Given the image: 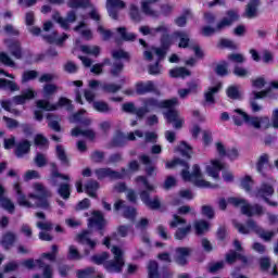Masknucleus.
Masks as SVG:
<instances>
[{
	"label": "nucleus",
	"instance_id": "58",
	"mask_svg": "<svg viewBox=\"0 0 278 278\" xmlns=\"http://www.w3.org/2000/svg\"><path fill=\"white\" fill-rule=\"evenodd\" d=\"M201 214L205 218H208V220H212L216 216V212H214V207L207 204L201 206Z\"/></svg>",
	"mask_w": 278,
	"mask_h": 278
},
{
	"label": "nucleus",
	"instance_id": "26",
	"mask_svg": "<svg viewBox=\"0 0 278 278\" xmlns=\"http://www.w3.org/2000/svg\"><path fill=\"white\" fill-rule=\"evenodd\" d=\"M223 90V83H217L213 87H208L207 91L204 92V99L206 103H216V98H214V94H218Z\"/></svg>",
	"mask_w": 278,
	"mask_h": 278
},
{
	"label": "nucleus",
	"instance_id": "59",
	"mask_svg": "<svg viewBox=\"0 0 278 278\" xmlns=\"http://www.w3.org/2000/svg\"><path fill=\"white\" fill-rule=\"evenodd\" d=\"M225 268V261H218L215 263H210L207 271L211 273V275H216L218 270H223Z\"/></svg>",
	"mask_w": 278,
	"mask_h": 278
},
{
	"label": "nucleus",
	"instance_id": "15",
	"mask_svg": "<svg viewBox=\"0 0 278 278\" xmlns=\"http://www.w3.org/2000/svg\"><path fill=\"white\" fill-rule=\"evenodd\" d=\"M126 5L123 0H106L109 16H111L113 21H118V10H124Z\"/></svg>",
	"mask_w": 278,
	"mask_h": 278
},
{
	"label": "nucleus",
	"instance_id": "31",
	"mask_svg": "<svg viewBox=\"0 0 278 278\" xmlns=\"http://www.w3.org/2000/svg\"><path fill=\"white\" fill-rule=\"evenodd\" d=\"M71 135L74 138H79V136H84V138H88L89 140H94V138H97V134L94 132V130H92V129L83 130L79 127L73 128L71 130Z\"/></svg>",
	"mask_w": 278,
	"mask_h": 278
},
{
	"label": "nucleus",
	"instance_id": "17",
	"mask_svg": "<svg viewBox=\"0 0 278 278\" xmlns=\"http://www.w3.org/2000/svg\"><path fill=\"white\" fill-rule=\"evenodd\" d=\"M10 55L15 60H23V46L21 41L11 39L5 41Z\"/></svg>",
	"mask_w": 278,
	"mask_h": 278
},
{
	"label": "nucleus",
	"instance_id": "28",
	"mask_svg": "<svg viewBox=\"0 0 278 278\" xmlns=\"http://www.w3.org/2000/svg\"><path fill=\"white\" fill-rule=\"evenodd\" d=\"M160 0H144L141 2V11L146 14V16H151L152 18H159L160 12L151 9L152 3H157Z\"/></svg>",
	"mask_w": 278,
	"mask_h": 278
},
{
	"label": "nucleus",
	"instance_id": "6",
	"mask_svg": "<svg viewBox=\"0 0 278 278\" xmlns=\"http://www.w3.org/2000/svg\"><path fill=\"white\" fill-rule=\"evenodd\" d=\"M21 264L24 268H27V270H34L36 266L39 269H42V276H40V274H35L33 278H53V267H51L49 264H46L41 258H26L22 261Z\"/></svg>",
	"mask_w": 278,
	"mask_h": 278
},
{
	"label": "nucleus",
	"instance_id": "22",
	"mask_svg": "<svg viewBox=\"0 0 278 278\" xmlns=\"http://www.w3.org/2000/svg\"><path fill=\"white\" fill-rule=\"evenodd\" d=\"M31 99H36V91L33 89H27L26 91H23L22 94L13 97L15 105H25V103L31 101Z\"/></svg>",
	"mask_w": 278,
	"mask_h": 278
},
{
	"label": "nucleus",
	"instance_id": "54",
	"mask_svg": "<svg viewBox=\"0 0 278 278\" xmlns=\"http://www.w3.org/2000/svg\"><path fill=\"white\" fill-rule=\"evenodd\" d=\"M268 164H269L268 154H266V153L262 154L256 162L257 173H261V175H263L264 168H266V166H268Z\"/></svg>",
	"mask_w": 278,
	"mask_h": 278
},
{
	"label": "nucleus",
	"instance_id": "18",
	"mask_svg": "<svg viewBox=\"0 0 278 278\" xmlns=\"http://www.w3.org/2000/svg\"><path fill=\"white\" fill-rule=\"evenodd\" d=\"M135 90L137 94L142 96V94H149L151 92H155L157 88H155V83H153V80H148L146 83L144 81L136 83Z\"/></svg>",
	"mask_w": 278,
	"mask_h": 278
},
{
	"label": "nucleus",
	"instance_id": "30",
	"mask_svg": "<svg viewBox=\"0 0 278 278\" xmlns=\"http://www.w3.org/2000/svg\"><path fill=\"white\" fill-rule=\"evenodd\" d=\"M139 162H141L143 166H146L144 172L148 177L153 176V173H155V166H153V161L151 160V156L147 154H141L139 155Z\"/></svg>",
	"mask_w": 278,
	"mask_h": 278
},
{
	"label": "nucleus",
	"instance_id": "4",
	"mask_svg": "<svg viewBox=\"0 0 278 278\" xmlns=\"http://www.w3.org/2000/svg\"><path fill=\"white\" fill-rule=\"evenodd\" d=\"M34 190L37 193H29L28 199H33L36 206L40 207V210H50L49 198H51V191L40 182L34 185Z\"/></svg>",
	"mask_w": 278,
	"mask_h": 278
},
{
	"label": "nucleus",
	"instance_id": "23",
	"mask_svg": "<svg viewBox=\"0 0 278 278\" xmlns=\"http://www.w3.org/2000/svg\"><path fill=\"white\" fill-rule=\"evenodd\" d=\"M274 194L275 188L268 182L262 184L261 187L256 190V197L262 199L263 201H266L268 197H273Z\"/></svg>",
	"mask_w": 278,
	"mask_h": 278
},
{
	"label": "nucleus",
	"instance_id": "29",
	"mask_svg": "<svg viewBox=\"0 0 278 278\" xmlns=\"http://www.w3.org/2000/svg\"><path fill=\"white\" fill-rule=\"evenodd\" d=\"M213 71L217 77H228L229 75V62L226 60L219 61L214 67Z\"/></svg>",
	"mask_w": 278,
	"mask_h": 278
},
{
	"label": "nucleus",
	"instance_id": "1",
	"mask_svg": "<svg viewBox=\"0 0 278 278\" xmlns=\"http://www.w3.org/2000/svg\"><path fill=\"white\" fill-rule=\"evenodd\" d=\"M143 105L148 112H155V110H167L164 112V118L167 123L174 124L175 129H181L184 127V118L179 117V111L175 108L179 105V100L177 98H172L167 100H157L156 98H148L143 101Z\"/></svg>",
	"mask_w": 278,
	"mask_h": 278
},
{
	"label": "nucleus",
	"instance_id": "36",
	"mask_svg": "<svg viewBox=\"0 0 278 278\" xmlns=\"http://www.w3.org/2000/svg\"><path fill=\"white\" fill-rule=\"evenodd\" d=\"M29 151H31V143L29 140H24L16 146L15 155L16 157H23V155L27 154Z\"/></svg>",
	"mask_w": 278,
	"mask_h": 278
},
{
	"label": "nucleus",
	"instance_id": "25",
	"mask_svg": "<svg viewBox=\"0 0 278 278\" xmlns=\"http://www.w3.org/2000/svg\"><path fill=\"white\" fill-rule=\"evenodd\" d=\"M173 36L176 40H179V49H188L190 47V35L184 30H176L173 33Z\"/></svg>",
	"mask_w": 278,
	"mask_h": 278
},
{
	"label": "nucleus",
	"instance_id": "13",
	"mask_svg": "<svg viewBox=\"0 0 278 278\" xmlns=\"http://www.w3.org/2000/svg\"><path fill=\"white\" fill-rule=\"evenodd\" d=\"M247 225H248V227L251 228V231H254V233L260 236L262 238V240H264L265 242H270L273 240V238H275V231L264 230V228L260 227L257 225V222L254 219H248Z\"/></svg>",
	"mask_w": 278,
	"mask_h": 278
},
{
	"label": "nucleus",
	"instance_id": "21",
	"mask_svg": "<svg viewBox=\"0 0 278 278\" xmlns=\"http://www.w3.org/2000/svg\"><path fill=\"white\" fill-rule=\"evenodd\" d=\"M88 236H90V231L83 230L77 235L76 240L79 244L87 245L91 251H94V249H97V241L90 239Z\"/></svg>",
	"mask_w": 278,
	"mask_h": 278
},
{
	"label": "nucleus",
	"instance_id": "41",
	"mask_svg": "<svg viewBox=\"0 0 278 278\" xmlns=\"http://www.w3.org/2000/svg\"><path fill=\"white\" fill-rule=\"evenodd\" d=\"M260 0H250L245 9L248 18H254V16H257V8H260Z\"/></svg>",
	"mask_w": 278,
	"mask_h": 278
},
{
	"label": "nucleus",
	"instance_id": "48",
	"mask_svg": "<svg viewBox=\"0 0 278 278\" xmlns=\"http://www.w3.org/2000/svg\"><path fill=\"white\" fill-rule=\"evenodd\" d=\"M131 231V225H119L116 231L112 233V238H127Z\"/></svg>",
	"mask_w": 278,
	"mask_h": 278
},
{
	"label": "nucleus",
	"instance_id": "44",
	"mask_svg": "<svg viewBox=\"0 0 278 278\" xmlns=\"http://www.w3.org/2000/svg\"><path fill=\"white\" fill-rule=\"evenodd\" d=\"M91 3L90 0H68L67 1V8H72V10H77L81 8L83 10H86L90 8Z\"/></svg>",
	"mask_w": 278,
	"mask_h": 278
},
{
	"label": "nucleus",
	"instance_id": "43",
	"mask_svg": "<svg viewBox=\"0 0 278 278\" xmlns=\"http://www.w3.org/2000/svg\"><path fill=\"white\" fill-rule=\"evenodd\" d=\"M193 227L197 236H203V233L210 231V223L205 219L194 222Z\"/></svg>",
	"mask_w": 278,
	"mask_h": 278
},
{
	"label": "nucleus",
	"instance_id": "42",
	"mask_svg": "<svg viewBox=\"0 0 278 278\" xmlns=\"http://www.w3.org/2000/svg\"><path fill=\"white\" fill-rule=\"evenodd\" d=\"M108 260H110V253L109 252H102L100 254H94L90 257V262L92 264H96L97 266L108 264V262H109Z\"/></svg>",
	"mask_w": 278,
	"mask_h": 278
},
{
	"label": "nucleus",
	"instance_id": "38",
	"mask_svg": "<svg viewBox=\"0 0 278 278\" xmlns=\"http://www.w3.org/2000/svg\"><path fill=\"white\" fill-rule=\"evenodd\" d=\"M46 118L48 121V127L50 129H52V131H56L58 134H60V131H62V126L60 125V122L54 119V118H58V115H55L53 113H48L46 115Z\"/></svg>",
	"mask_w": 278,
	"mask_h": 278
},
{
	"label": "nucleus",
	"instance_id": "8",
	"mask_svg": "<svg viewBox=\"0 0 278 278\" xmlns=\"http://www.w3.org/2000/svg\"><path fill=\"white\" fill-rule=\"evenodd\" d=\"M232 121L237 127H242L244 124L249 127H254V129H262V119L257 116H251L242 109H236L235 115H232Z\"/></svg>",
	"mask_w": 278,
	"mask_h": 278
},
{
	"label": "nucleus",
	"instance_id": "57",
	"mask_svg": "<svg viewBox=\"0 0 278 278\" xmlns=\"http://www.w3.org/2000/svg\"><path fill=\"white\" fill-rule=\"evenodd\" d=\"M90 160L93 162V164H102L103 160H105V152L96 150L91 152Z\"/></svg>",
	"mask_w": 278,
	"mask_h": 278
},
{
	"label": "nucleus",
	"instance_id": "27",
	"mask_svg": "<svg viewBox=\"0 0 278 278\" xmlns=\"http://www.w3.org/2000/svg\"><path fill=\"white\" fill-rule=\"evenodd\" d=\"M51 181H52V186H58V179H62L63 181H71V176L60 173V170L58 169V164L55 163H51Z\"/></svg>",
	"mask_w": 278,
	"mask_h": 278
},
{
	"label": "nucleus",
	"instance_id": "61",
	"mask_svg": "<svg viewBox=\"0 0 278 278\" xmlns=\"http://www.w3.org/2000/svg\"><path fill=\"white\" fill-rule=\"evenodd\" d=\"M160 42H161V48L165 49L166 51H168L170 47H173V39H170L169 34L162 35Z\"/></svg>",
	"mask_w": 278,
	"mask_h": 278
},
{
	"label": "nucleus",
	"instance_id": "2",
	"mask_svg": "<svg viewBox=\"0 0 278 278\" xmlns=\"http://www.w3.org/2000/svg\"><path fill=\"white\" fill-rule=\"evenodd\" d=\"M135 181L136 184H142V186L146 188V190H141L139 192L142 203H144L150 210H160V207H162L160 198L155 195L153 200H151V192H155V186L149 182V178L147 176H137Z\"/></svg>",
	"mask_w": 278,
	"mask_h": 278
},
{
	"label": "nucleus",
	"instance_id": "14",
	"mask_svg": "<svg viewBox=\"0 0 278 278\" xmlns=\"http://www.w3.org/2000/svg\"><path fill=\"white\" fill-rule=\"evenodd\" d=\"M175 262L178 266H188V258L192 255V249L188 247H178L175 250Z\"/></svg>",
	"mask_w": 278,
	"mask_h": 278
},
{
	"label": "nucleus",
	"instance_id": "12",
	"mask_svg": "<svg viewBox=\"0 0 278 278\" xmlns=\"http://www.w3.org/2000/svg\"><path fill=\"white\" fill-rule=\"evenodd\" d=\"M53 79H55V76H53V74H42L39 77V83L40 84H46L43 85L42 88V94L45 97V99H50V97H53V94H55V92H58V85L55 84H51V81H53Z\"/></svg>",
	"mask_w": 278,
	"mask_h": 278
},
{
	"label": "nucleus",
	"instance_id": "3",
	"mask_svg": "<svg viewBox=\"0 0 278 278\" xmlns=\"http://www.w3.org/2000/svg\"><path fill=\"white\" fill-rule=\"evenodd\" d=\"M228 203L235 207H240L241 205V213L249 218H251V216H264V206H262V204L255 203L252 205L242 198H229Z\"/></svg>",
	"mask_w": 278,
	"mask_h": 278
},
{
	"label": "nucleus",
	"instance_id": "39",
	"mask_svg": "<svg viewBox=\"0 0 278 278\" xmlns=\"http://www.w3.org/2000/svg\"><path fill=\"white\" fill-rule=\"evenodd\" d=\"M98 188H99V181L89 180L85 185V192L88 194V197H91V199H98L99 198V195H97Z\"/></svg>",
	"mask_w": 278,
	"mask_h": 278
},
{
	"label": "nucleus",
	"instance_id": "55",
	"mask_svg": "<svg viewBox=\"0 0 278 278\" xmlns=\"http://www.w3.org/2000/svg\"><path fill=\"white\" fill-rule=\"evenodd\" d=\"M240 186L245 192H251L253 190V178L249 175L244 176L241 178Z\"/></svg>",
	"mask_w": 278,
	"mask_h": 278
},
{
	"label": "nucleus",
	"instance_id": "56",
	"mask_svg": "<svg viewBox=\"0 0 278 278\" xmlns=\"http://www.w3.org/2000/svg\"><path fill=\"white\" fill-rule=\"evenodd\" d=\"M216 238L218 242H225L229 238V232L227 231V226L222 225L216 230Z\"/></svg>",
	"mask_w": 278,
	"mask_h": 278
},
{
	"label": "nucleus",
	"instance_id": "53",
	"mask_svg": "<svg viewBox=\"0 0 278 278\" xmlns=\"http://www.w3.org/2000/svg\"><path fill=\"white\" fill-rule=\"evenodd\" d=\"M117 34H119L122 40H124L125 42H134V40H136V34L127 33L126 27H118Z\"/></svg>",
	"mask_w": 278,
	"mask_h": 278
},
{
	"label": "nucleus",
	"instance_id": "33",
	"mask_svg": "<svg viewBox=\"0 0 278 278\" xmlns=\"http://www.w3.org/2000/svg\"><path fill=\"white\" fill-rule=\"evenodd\" d=\"M56 151V157L61 162L65 168L71 167V160L68 159V155H66V151L64 150V147L62 144H58L55 148Z\"/></svg>",
	"mask_w": 278,
	"mask_h": 278
},
{
	"label": "nucleus",
	"instance_id": "10",
	"mask_svg": "<svg viewBox=\"0 0 278 278\" xmlns=\"http://www.w3.org/2000/svg\"><path fill=\"white\" fill-rule=\"evenodd\" d=\"M108 226V220L101 211H93L92 217L88 219V227L90 229H96L99 236H105V227Z\"/></svg>",
	"mask_w": 278,
	"mask_h": 278
},
{
	"label": "nucleus",
	"instance_id": "16",
	"mask_svg": "<svg viewBox=\"0 0 278 278\" xmlns=\"http://www.w3.org/2000/svg\"><path fill=\"white\" fill-rule=\"evenodd\" d=\"M227 17H223L220 22L217 23L216 29H225V27H231L236 21H240V15L235 10H228L226 12Z\"/></svg>",
	"mask_w": 278,
	"mask_h": 278
},
{
	"label": "nucleus",
	"instance_id": "5",
	"mask_svg": "<svg viewBox=\"0 0 278 278\" xmlns=\"http://www.w3.org/2000/svg\"><path fill=\"white\" fill-rule=\"evenodd\" d=\"M111 55L115 62L111 65L110 74L112 77H119L121 73L125 71V63L121 60H124V62H131V55L123 49L113 50Z\"/></svg>",
	"mask_w": 278,
	"mask_h": 278
},
{
	"label": "nucleus",
	"instance_id": "49",
	"mask_svg": "<svg viewBox=\"0 0 278 278\" xmlns=\"http://www.w3.org/2000/svg\"><path fill=\"white\" fill-rule=\"evenodd\" d=\"M217 49H230V51L238 50V45L233 40L227 38H220L217 42Z\"/></svg>",
	"mask_w": 278,
	"mask_h": 278
},
{
	"label": "nucleus",
	"instance_id": "32",
	"mask_svg": "<svg viewBox=\"0 0 278 278\" xmlns=\"http://www.w3.org/2000/svg\"><path fill=\"white\" fill-rule=\"evenodd\" d=\"M176 151L180 153L181 157L185 160H192V146L186 141H180L179 146L176 148Z\"/></svg>",
	"mask_w": 278,
	"mask_h": 278
},
{
	"label": "nucleus",
	"instance_id": "37",
	"mask_svg": "<svg viewBox=\"0 0 278 278\" xmlns=\"http://www.w3.org/2000/svg\"><path fill=\"white\" fill-rule=\"evenodd\" d=\"M169 75L174 79H177L179 77L181 79H186V77H190L192 73L186 67H176L169 71Z\"/></svg>",
	"mask_w": 278,
	"mask_h": 278
},
{
	"label": "nucleus",
	"instance_id": "51",
	"mask_svg": "<svg viewBox=\"0 0 278 278\" xmlns=\"http://www.w3.org/2000/svg\"><path fill=\"white\" fill-rule=\"evenodd\" d=\"M58 194L65 201L71 199V184L63 182L59 185Z\"/></svg>",
	"mask_w": 278,
	"mask_h": 278
},
{
	"label": "nucleus",
	"instance_id": "46",
	"mask_svg": "<svg viewBox=\"0 0 278 278\" xmlns=\"http://www.w3.org/2000/svg\"><path fill=\"white\" fill-rule=\"evenodd\" d=\"M129 16H130V20L134 22V23H141L142 21V12L140 11V8H138V5L136 4H130L129 7Z\"/></svg>",
	"mask_w": 278,
	"mask_h": 278
},
{
	"label": "nucleus",
	"instance_id": "7",
	"mask_svg": "<svg viewBox=\"0 0 278 278\" xmlns=\"http://www.w3.org/2000/svg\"><path fill=\"white\" fill-rule=\"evenodd\" d=\"M180 175L185 181H192L198 188H211L212 186L210 181L201 179L203 175L201 174V166L199 164L192 166V173H190V168L185 167Z\"/></svg>",
	"mask_w": 278,
	"mask_h": 278
},
{
	"label": "nucleus",
	"instance_id": "40",
	"mask_svg": "<svg viewBox=\"0 0 278 278\" xmlns=\"http://www.w3.org/2000/svg\"><path fill=\"white\" fill-rule=\"evenodd\" d=\"M177 166H182L184 168H190V164L188 163V161L179 157H175L174 160L167 161L165 163V168L167 169L177 168Z\"/></svg>",
	"mask_w": 278,
	"mask_h": 278
},
{
	"label": "nucleus",
	"instance_id": "50",
	"mask_svg": "<svg viewBox=\"0 0 278 278\" xmlns=\"http://www.w3.org/2000/svg\"><path fill=\"white\" fill-rule=\"evenodd\" d=\"M93 109L100 114H110L112 112V108L105 101H94Z\"/></svg>",
	"mask_w": 278,
	"mask_h": 278
},
{
	"label": "nucleus",
	"instance_id": "64",
	"mask_svg": "<svg viewBox=\"0 0 278 278\" xmlns=\"http://www.w3.org/2000/svg\"><path fill=\"white\" fill-rule=\"evenodd\" d=\"M94 273H96L94 267H86L85 269H78L76 271V275L78 278H86V277H92Z\"/></svg>",
	"mask_w": 278,
	"mask_h": 278
},
{
	"label": "nucleus",
	"instance_id": "34",
	"mask_svg": "<svg viewBox=\"0 0 278 278\" xmlns=\"http://www.w3.org/2000/svg\"><path fill=\"white\" fill-rule=\"evenodd\" d=\"M125 144H127V136H125L123 131L117 130L111 141V147L123 148Z\"/></svg>",
	"mask_w": 278,
	"mask_h": 278
},
{
	"label": "nucleus",
	"instance_id": "19",
	"mask_svg": "<svg viewBox=\"0 0 278 278\" xmlns=\"http://www.w3.org/2000/svg\"><path fill=\"white\" fill-rule=\"evenodd\" d=\"M18 240V237L13 231H7L2 235L0 239V244L4 251H10L14 244H16V241Z\"/></svg>",
	"mask_w": 278,
	"mask_h": 278
},
{
	"label": "nucleus",
	"instance_id": "47",
	"mask_svg": "<svg viewBox=\"0 0 278 278\" xmlns=\"http://www.w3.org/2000/svg\"><path fill=\"white\" fill-rule=\"evenodd\" d=\"M226 94L228 99L232 101H240L242 99V93H240V89L236 85H231L226 89Z\"/></svg>",
	"mask_w": 278,
	"mask_h": 278
},
{
	"label": "nucleus",
	"instance_id": "24",
	"mask_svg": "<svg viewBox=\"0 0 278 278\" xmlns=\"http://www.w3.org/2000/svg\"><path fill=\"white\" fill-rule=\"evenodd\" d=\"M123 266H125V260L121 258H114L104 264V268L108 273H123Z\"/></svg>",
	"mask_w": 278,
	"mask_h": 278
},
{
	"label": "nucleus",
	"instance_id": "60",
	"mask_svg": "<svg viewBox=\"0 0 278 278\" xmlns=\"http://www.w3.org/2000/svg\"><path fill=\"white\" fill-rule=\"evenodd\" d=\"M138 215V212L136 211V207L134 206H126L123 212V217L127 218L128 220H136V216Z\"/></svg>",
	"mask_w": 278,
	"mask_h": 278
},
{
	"label": "nucleus",
	"instance_id": "45",
	"mask_svg": "<svg viewBox=\"0 0 278 278\" xmlns=\"http://www.w3.org/2000/svg\"><path fill=\"white\" fill-rule=\"evenodd\" d=\"M101 89L106 94H116V92L123 90V85H116L114 83H104L101 85Z\"/></svg>",
	"mask_w": 278,
	"mask_h": 278
},
{
	"label": "nucleus",
	"instance_id": "9",
	"mask_svg": "<svg viewBox=\"0 0 278 278\" xmlns=\"http://www.w3.org/2000/svg\"><path fill=\"white\" fill-rule=\"evenodd\" d=\"M36 105L39 110H43L45 112H55L58 108H65L66 112H74L75 110L73 101L66 97L59 98L55 104H51L48 100H38Z\"/></svg>",
	"mask_w": 278,
	"mask_h": 278
},
{
	"label": "nucleus",
	"instance_id": "52",
	"mask_svg": "<svg viewBox=\"0 0 278 278\" xmlns=\"http://www.w3.org/2000/svg\"><path fill=\"white\" fill-rule=\"evenodd\" d=\"M0 89L11 90V92H16V90H18V85H16V83L12 80L0 78Z\"/></svg>",
	"mask_w": 278,
	"mask_h": 278
},
{
	"label": "nucleus",
	"instance_id": "20",
	"mask_svg": "<svg viewBox=\"0 0 278 278\" xmlns=\"http://www.w3.org/2000/svg\"><path fill=\"white\" fill-rule=\"evenodd\" d=\"M54 21L59 23L63 29H70L71 25L68 23H75V21H77V13H75V11H68L66 18L59 15L54 16Z\"/></svg>",
	"mask_w": 278,
	"mask_h": 278
},
{
	"label": "nucleus",
	"instance_id": "62",
	"mask_svg": "<svg viewBox=\"0 0 278 278\" xmlns=\"http://www.w3.org/2000/svg\"><path fill=\"white\" fill-rule=\"evenodd\" d=\"M38 77V72L36 70L25 71L22 75V81L27 84V81H31Z\"/></svg>",
	"mask_w": 278,
	"mask_h": 278
},
{
	"label": "nucleus",
	"instance_id": "63",
	"mask_svg": "<svg viewBox=\"0 0 278 278\" xmlns=\"http://www.w3.org/2000/svg\"><path fill=\"white\" fill-rule=\"evenodd\" d=\"M0 202H1V207H3V210H7L9 214H14V210H16V207L14 206V203L12 202V200L4 198L0 200Z\"/></svg>",
	"mask_w": 278,
	"mask_h": 278
},
{
	"label": "nucleus",
	"instance_id": "11",
	"mask_svg": "<svg viewBox=\"0 0 278 278\" xmlns=\"http://www.w3.org/2000/svg\"><path fill=\"white\" fill-rule=\"evenodd\" d=\"M126 173H127V169L125 167L121 168V173L117 170H114L110 167H101V168H97L94 170L96 177H97V179H99V181H101L105 178L124 179Z\"/></svg>",
	"mask_w": 278,
	"mask_h": 278
},
{
	"label": "nucleus",
	"instance_id": "35",
	"mask_svg": "<svg viewBox=\"0 0 278 278\" xmlns=\"http://www.w3.org/2000/svg\"><path fill=\"white\" fill-rule=\"evenodd\" d=\"M191 232H192V225L188 224L185 227L177 228L174 233V238L175 240H186V238H188V236H190Z\"/></svg>",
	"mask_w": 278,
	"mask_h": 278
}]
</instances>
